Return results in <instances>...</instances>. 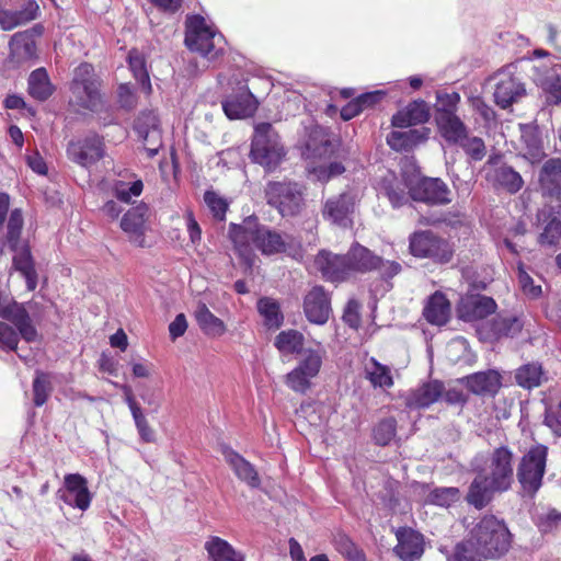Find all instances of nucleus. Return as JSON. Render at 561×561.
<instances>
[{"instance_id": "obj_9", "label": "nucleus", "mask_w": 561, "mask_h": 561, "mask_svg": "<svg viewBox=\"0 0 561 561\" xmlns=\"http://www.w3.org/2000/svg\"><path fill=\"white\" fill-rule=\"evenodd\" d=\"M490 474L495 488L508 490L514 480V454L507 446L495 448L489 457Z\"/></svg>"}, {"instance_id": "obj_26", "label": "nucleus", "mask_w": 561, "mask_h": 561, "mask_svg": "<svg viewBox=\"0 0 561 561\" xmlns=\"http://www.w3.org/2000/svg\"><path fill=\"white\" fill-rule=\"evenodd\" d=\"M430 119V108L426 102L419 100L411 102L404 110L397 112L391 124L398 128H405L424 124Z\"/></svg>"}, {"instance_id": "obj_36", "label": "nucleus", "mask_w": 561, "mask_h": 561, "mask_svg": "<svg viewBox=\"0 0 561 561\" xmlns=\"http://www.w3.org/2000/svg\"><path fill=\"white\" fill-rule=\"evenodd\" d=\"M561 211L557 214L552 213L551 209H541L538 214L539 220L547 221L543 232L539 236V242L542 245H554L561 239Z\"/></svg>"}, {"instance_id": "obj_21", "label": "nucleus", "mask_w": 561, "mask_h": 561, "mask_svg": "<svg viewBox=\"0 0 561 561\" xmlns=\"http://www.w3.org/2000/svg\"><path fill=\"white\" fill-rule=\"evenodd\" d=\"M398 543L394 547L396 554L402 561H415L424 552L423 536L411 528H399L396 533Z\"/></svg>"}, {"instance_id": "obj_47", "label": "nucleus", "mask_w": 561, "mask_h": 561, "mask_svg": "<svg viewBox=\"0 0 561 561\" xmlns=\"http://www.w3.org/2000/svg\"><path fill=\"white\" fill-rule=\"evenodd\" d=\"M306 148L313 158H327L333 153L334 144L322 130H314L307 141Z\"/></svg>"}, {"instance_id": "obj_8", "label": "nucleus", "mask_w": 561, "mask_h": 561, "mask_svg": "<svg viewBox=\"0 0 561 561\" xmlns=\"http://www.w3.org/2000/svg\"><path fill=\"white\" fill-rule=\"evenodd\" d=\"M4 4L18 5V8H4L0 2V26L3 31H11L30 23L39 14V5L36 0H5Z\"/></svg>"}, {"instance_id": "obj_11", "label": "nucleus", "mask_w": 561, "mask_h": 561, "mask_svg": "<svg viewBox=\"0 0 561 561\" xmlns=\"http://www.w3.org/2000/svg\"><path fill=\"white\" fill-rule=\"evenodd\" d=\"M512 66H507L494 76L496 80L493 93L494 101L502 108H507L513 103L518 102L526 92L520 80L512 73Z\"/></svg>"}, {"instance_id": "obj_42", "label": "nucleus", "mask_w": 561, "mask_h": 561, "mask_svg": "<svg viewBox=\"0 0 561 561\" xmlns=\"http://www.w3.org/2000/svg\"><path fill=\"white\" fill-rule=\"evenodd\" d=\"M53 85L44 68L31 72L28 77V93L38 101H45L53 94Z\"/></svg>"}, {"instance_id": "obj_50", "label": "nucleus", "mask_w": 561, "mask_h": 561, "mask_svg": "<svg viewBox=\"0 0 561 561\" xmlns=\"http://www.w3.org/2000/svg\"><path fill=\"white\" fill-rule=\"evenodd\" d=\"M472 161H481L486 154L485 144L482 138L469 136L468 133L457 142Z\"/></svg>"}, {"instance_id": "obj_30", "label": "nucleus", "mask_w": 561, "mask_h": 561, "mask_svg": "<svg viewBox=\"0 0 561 561\" xmlns=\"http://www.w3.org/2000/svg\"><path fill=\"white\" fill-rule=\"evenodd\" d=\"M346 260L351 272H370L380 263V256L371 253L367 248L356 243L347 252Z\"/></svg>"}, {"instance_id": "obj_54", "label": "nucleus", "mask_w": 561, "mask_h": 561, "mask_svg": "<svg viewBox=\"0 0 561 561\" xmlns=\"http://www.w3.org/2000/svg\"><path fill=\"white\" fill-rule=\"evenodd\" d=\"M23 228V216L22 211L18 208L13 209L9 216L8 225H7V240L10 248L16 251L21 231Z\"/></svg>"}, {"instance_id": "obj_34", "label": "nucleus", "mask_w": 561, "mask_h": 561, "mask_svg": "<svg viewBox=\"0 0 561 561\" xmlns=\"http://www.w3.org/2000/svg\"><path fill=\"white\" fill-rule=\"evenodd\" d=\"M10 56L18 62H23L35 57L36 44L28 32L15 33L9 43Z\"/></svg>"}, {"instance_id": "obj_41", "label": "nucleus", "mask_w": 561, "mask_h": 561, "mask_svg": "<svg viewBox=\"0 0 561 561\" xmlns=\"http://www.w3.org/2000/svg\"><path fill=\"white\" fill-rule=\"evenodd\" d=\"M195 318L201 329L211 336H220L225 333V323L217 318L205 304H199L195 311Z\"/></svg>"}, {"instance_id": "obj_28", "label": "nucleus", "mask_w": 561, "mask_h": 561, "mask_svg": "<svg viewBox=\"0 0 561 561\" xmlns=\"http://www.w3.org/2000/svg\"><path fill=\"white\" fill-rule=\"evenodd\" d=\"M70 90L81 107L92 112H96L102 107V98L98 81L71 83Z\"/></svg>"}, {"instance_id": "obj_7", "label": "nucleus", "mask_w": 561, "mask_h": 561, "mask_svg": "<svg viewBox=\"0 0 561 561\" xmlns=\"http://www.w3.org/2000/svg\"><path fill=\"white\" fill-rule=\"evenodd\" d=\"M410 251L416 257L442 264L448 263L454 253L449 242L431 230L414 232L410 237Z\"/></svg>"}, {"instance_id": "obj_19", "label": "nucleus", "mask_w": 561, "mask_h": 561, "mask_svg": "<svg viewBox=\"0 0 561 561\" xmlns=\"http://www.w3.org/2000/svg\"><path fill=\"white\" fill-rule=\"evenodd\" d=\"M256 106V100L247 87H241L238 93L222 101V110L230 119L249 117L255 112Z\"/></svg>"}, {"instance_id": "obj_63", "label": "nucleus", "mask_w": 561, "mask_h": 561, "mask_svg": "<svg viewBox=\"0 0 561 561\" xmlns=\"http://www.w3.org/2000/svg\"><path fill=\"white\" fill-rule=\"evenodd\" d=\"M431 500L439 506H448L459 499V490L457 488H438L431 492Z\"/></svg>"}, {"instance_id": "obj_17", "label": "nucleus", "mask_w": 561, "mask_h": 561, "mask_svg": "<svg viewBox=\"0 0 561 561\" xmlns=\"http://www.w3.org/2000/svg\"><path fill=\"white\" fill-rule=\"evenodd\" d=\"M314 265L322 277L329 282L344 280L350 274L346 255L333 254L325 250L317 254Z\"/></svg>"}, {"instance_id": "obj_52", "label": "nucleus", "mask_w": 561, "mask_h": 561, "mask_svg": "<svg viewBox=\"0 0 561 561\" xmlns=\"http://www.w3.org/2000/svg\"><path fill=\"white\" fill-rule=\"evenodd\" d=\"M334 546L350 561H366L365 553L344 534L335 536Z\"/></svg>"}, {"instance_id": "obj_58", "label": "nucleus", "mask_w": 561, "mask_h": 561, "mask_svg": "<svg viewBox=\"0 0 561 561\" xmlns=\"http://www.w3.org/2000/svg\"><path fill=\"white\" fill-rule=\"evenodd\" d=\"M51 391L50 381L46 374L37 371L33 381L34 404L42 407Z\"/></svg>"}, {"instance_id": "obj_60", "label": "nucleus", "mask_w": 561, "mask_h": 561, "mask_svg": "<svg viewBox=\"0 0 561 561\" xmlns=\"http://www.w3.org/2000/svg\"><path fill=\"white\" fill-rule=\"evenodd\" d=\"M19 331L4 321H0V350L15 351L20 341Z\"/></svg>"}, {"instance_id": "obj_64", "label": "nucleus", "mask_w": 561, "mask_h": 561, "mask_svg": "<svg viewBox=\"0 0 561 561\" xmlns=\"http://www.w3.org/2000/svg\"><path fill=\"white\" fill-rule=\"evenodd\" d=\"M136 428L144 443H153L156 439L154 431L149 425L144 412H138L133 415Z\"/></svg>"}, {"instance_id": "obj_38", "label": "nucleus", "mask_w": 561, "mask_h": 561, "mask_svg": "<svg viewBox=\"0 0 561 561\" xmlns=\"http://www.w3.org/2000/svg\"><path fill=\"white\" fill-rule=\"evenodd\" d=\"M440 135L446 141L457 144L467 134V127L457 114L435 118Z\"/></svg>"}, {"instance_id": "obj_61", "label": "nucleus", "mask_w": 561, "mask_h": 561, "mask_svg": "<svg viewBox=\"0 0 561 561\" xmlns=\"http://www.w3.org/2000/svg\"><path fill=\"white\" fill-rule=\"evenodd\" d=\"M142 190L144 183L141 180H136L130 185H127L124 182H118L114 187L116 198L123 203H129L131 197L139 196Z\"/></svg>"}, {"instance_id": "obj_18", "label": "nucleus", "mask_w": 561, "mask_h": 561, "mask_svg": "<svg viewBox=\"0 0 561 561\" xmlns=\"http://www.w3.org/2000/svg\"><path fill=\"white\" fill-rule=\"evenodd\" d=\"M523 329V321L513 314H497L481 327V332L489 340L514 337Z\"/></svg>"}, {"instance_id": "obj_2", "label": "nucleus", "mask_w": 561, "mask_h": 561, "mask_svg": "<svg viewBox=\"0 0 561 561\" xmlns=\"http://www.w3.org/2000/svg\"><path fill=\"white\" fill-rule=\"evenodd\" d=\"M469 540L484 560L497 559L508 551L511 533L503 520L490 515L473 527Z\"/></svg>"}, {"instance_id": "obj_6", "label": "nucleus", "mask_w": 561, "mask_h": 561, "mask_svg": "<svg viewBox=\"0 0 561 561\" xmlns=\"http://www.w3.org/2000/svg\"><path fill=\"white\" fill-rule=\"evenodd\" d=\"M251 158L267 170H274L285 156L278 134L270 123H261L255 127L251 144Z\"/></svg>"}, {"instance_id": "obj_32", "label": "nucleus", "mask_w": 561, "mask_h": 561, "mask_svg": "<svg viewBox=\"0 0 561 561\" xmlns=\"http://www.w3.org/2000/svg\"><path fill=\"white\" fill-rule=\"evenodd\" d=\"M423 314L430 323L443 325L449 319L450 304L444 294L436 291L428 298Z\"/></svg>"}, {"instance_id": "obj_39", "label": "nucleus", "mask_w": 561, "mask_h": 561, "mask_svg": "<svg viewBox=\"0 0 561 561\" xmlns=\"http://www.w3.org/2000/svg\"><path fill=\"white\" fill-rule=\"evenodd\" d=\"M545 373L539 363H528L516 369L515 381L524 389H534L542 383Z\"/></svg>"}, {"instance_id": "obj_5", "label": "nucleus", "mask_w": 561, "mask_h": 561, "mask_svg": "<svg viewBox=\"0 0 561 561\" xmlns=\"http://www.w3.org/2000/svg\"><path fill=\"white\" fill-rule=\"evenodd\" d=\"M266 203L282 217H295L305 206L302 185L291 181H271L264 188Z\"/></svg>"}, {"instance_id": "obj_62", "label": "nucleus", "mask_w": 561, "mask_h": 561, "mask_svg": "<svg viewBox=\"0 0 561 561\" xmlns=\"http://www.w3.org/2000/svg\"><path fill=\"white\" fill-rule=\"evenodd\" d=\"M138 138L144 142V148L148 158H153L158 154L162 147V131L161 129H152L147 136L138 135Z\"/></svg>"}, {"instance_id": "obj_15", "label": "nucleus", "mask_w": 561, "mask_h": 561, "mask_svg": "<svg viewBox=\"0 0 561 561\" xmlns=\"http://www.w3.org/2000/svg\"><path fill=\"white\" fill-rule=\"evenodd\" d=\"M70 160L90 167L104 156V144L100 136L91 135L82 140L70 141L67 148Z\"/></svg>"}, {"instance_id": "obj_49", "label": "nucleus", "mask_w": 561, "mask_h": 561, "mask_svg": "<svg viewBox=\"0 0 561 561\" xmlns=\"http://www.w3.org/2000/svg\"><path fill=\"white\" fill-rule=\"evenodd\" d=\"M435 105V118L456 114L460 95L457 92H438Z\"/></svg>"}, {"instance_id": "obj_53", "label": "nucleus", "mask_w": 561, "mask_h": 561, "mask_svg": "<svg viewBox=\"0 0 561 561\" xmlns=\"http://www.w3.org/2000/svg\"><path fill=\"white\" fill-rule=\"evenodd\" d=\"M397 421L393 417L381 420L374 428V439L379 446H387L394 438Z\"/></svg>"}, {"instance_id": "obj_27", "label": "nucleus", "mask_w": 561, "mask_h": 561, "mask_svg": "<svg viewBox=\"0 0 561 561\" xmlns=\"http://www.w3.org/2000/svg\"><path fill=\"white\" fill-rule=\"evenodd\" d=\"M520 153L531 163L539 162L543 157L539 130L534 125H519Z\"/></svg>"}, {"instance_id": "obj_20", "label": "nucleus", "mask_w": 561, "mask_h": 561, "mask_svg": "<svg viewBox=\"0 0 561 561\" xmlns=\"http://www.w3.org/2000/svg\"><path fill=\"white\" fill-rule=\"evenodd\" d=\"M66 491L61 495V500L81 511L89 508L91 503V494L89 492L87 480L78 473H69L65 477Z\"/></svg>"}, {"instance_id": "obj_56", "label": "nucleus", "mask_w": 561, "mask_h": 561, "mask_svg": "<svg viewBox=\"0 0 561 561\" xmlns=\"http://www.w3.org/2000/svg\"><path fill=\"white\" fill-rule=\"evenodd\" d=\"M312 379L308 374L295 367L286 375L285 383L297 393H306L311 387Z\"/></svg>"}, {"instance_id": "obj_22", "label": "nucleus", "mask_w": 561, "mask_h": 561, "mask_svg": "<svg viewBox=\"0 0 561 561\" xmlns=\"http://www.w3.org/2000/svg\"><path fill=\"white\" fill-rule=\"evenodd\" d=\"M444 390V383L439 380L424 382L407 394L405 404L410 409L428 408L443 397Z\"/></svg>"}, {"instance_id": "obj_10", "label": "nucleus", "mask_w": 561, "mask_h": 561, "mask_svg": "<svg viewBox=\"0 0 561 561\" xmlns=\"http://www.w3.org/2000/svg\"><path fill=\"white\" fill-rule=\"evenodd\" d=\"M499 160L500 156H491L488 159L486 181L496 190H502L510 194L517 193L524 185L522 175L511 165L505 163L497 164Z\"/></svg>"}, {"instance_id": "obj_24", "label": "nucleus", "mask_w": 561, "mask_h": 561, "mask_svg": "<svg viewBox=\"0 0 561 561\" xmlns=\"http://www.w3.org/2000/svg\"><path fill=\"white\" fill-rule=\"evenodd\" d=\"M539 182L543 195L559 201L561 194V159L552 158L543 163Z\"/></svg>"}, {"instance_id": "obj_33", "label": "nucleus", "mask_w": 561, "mask_h": 561, "mask_svg": "<svg viewBox=\"0 0 561 561\" xmlns=\"http://www.w3.org/2000/svg\"><path fill=\"white\" fill-rule=\"evenodd\" d=\"M225 458L240 480L244 481L252 488H257L260 485L261 481L255 468L242 456L231 449H228L225 451Z\"/></svg>"}, {"instance_id": "obj_59", "label": "nucleus", "mask_w": 561, "mask_h": 561, "mask_svg": "<svg viewBox=\"0 0 561 561\" xmlns=\"http://www.w3.org/2000/svg\"><path fill=\"white\" fill-rule=\"evenodd\" d=\"M448 561H485L479 556L474 546L470 545L469 538L457 543Z\"/></svg>"}, {"instance_id": "obj_12", "label": "nucleus", "mask_w": 561, "mask_h": 561, "mask_svg": "<svg viewBox=\"0 0 561 561\" xmlns=\"http://www.w3.org/2000/svg\"><path fill=\"white\" fill-rule=\"evenodd\" d=\"M302 307L309 322L323 325L332 313L331 296L322 286H313L306 294Z\"/></svg>"}, {"instance_id": "obj_55", "label": "nucleus", "mask_w": 561, "mask_h": 561, "mask_svg": "<svg viewBox=\"0 0 561 561\" xmlns=\"http://www.w3.org/2000/svg\"><path fill=\"white\" fill-rule=\"evenodd\" d=\"M204 202L209 208L211 215L217 220H225L228 210V202L214 191H206Z\"/></svg>"}, {"instance_id": "obj_40", "label": "nucleus", "mask_w": 561, "mask_h": 561, "mask_svg": "<svg viewBox=\"0 0 561 561\" xmlns=\"http://www.w3.org/2000/svg\"><path fill=\"white\" fill-rule=\"evenodd\" d=\"M213 561H244L243 556L237 552L230 543L219 537H213L205 543Z\"/></svg>"}, {"instance_id": "obj_46", "label": "nucleus", "mask_w": 561, "mask_h": 561, "mask_svg": "<svg viewBox=\"0 0 561 561\" xmlns=\"http://www.w3.org/2000/svg\"><path fill=\"white\" fill-rule=\"evenodd\" d=\"M382 190L393 207H400L408 202L407 184L393 174L383 179Z\"/></svg>"}, {"instance_id": "obj_57", "label": "nucleus", "mask_w": 561, "mask_h": 561, "mask_svg": "<svg viewBox=\"0 0 561 561\" xmlns=\"http://www.w3.org/2000/svg\"><path fill=\"white\" fill-rule=\"evenodd\" d=\"M134 129L137 135L147 136L152 129H161L160 119L156 112L144 111L136 118Z\"/></svg>"}, {"instance_id": "obj_3", "label": "nucleus", "mask_w": 561, "mask_h": 561, "mask_svg": "<svg viewBox=\"0 0 561 561\" xmlns=\"http://www.w3.org/2000/svg\"><path fill=\"white\" fill-rule=\"evenodd\" d=\"M185 44L190 50L214 61L224 54L226 41L220 33L206 25L203 16L194 15L186 23Z\"/></svg>"}, {"instance_id": "obj_44", "label": "nucleus", "mask_w": 561, "mask_h": 561, "mask_svg": "<svg viewBox=\"0 0 561 561\" xmlns=\"http://www.w3.org/2000/svg\"><path fill=\"white\" fill-rule=\"evenodd\" d=\"M304 335L297 330L282 331L275 337L276 348L284 354L300 353L304 346Z\"/></svg>"}, {"instance_id": "obj_14", "label": "nucleus", "mask_w": 561, "mask_h": 561, "mask_svg": "<svg viewBox=\"0 0 561 561\" xmlns=\"http://www.w3.org/2000/svg\"><path fill=\"white\" fill-rule=\"evenodd\" d=\"M412 199L432 205H446L451 202L450 190L440 179L425 178L410 187Z\"/></svg>"}, {"instance_id": "obj_45", "label": "nucleus", "mask_w": 561, "mask_h": 561, "mask_svg": "<svg viewBox=\"0 0 561 561\" xmlns=\"http://www.w3.org/2000/svg\"><path fill=\"white\" fill-rule=\"evenodd\" d=\"M257 311L264 318V323L268 328L277 329L282 325L284 317L279 305L272 298L263 297L257 301Z\"/></svg>"}, {"instance_id": "obj_48", "label": "nucleus", "mask_w": 561, "mask_h": 561, "mask_svg": "<svg viewBox=\"0 0 561 561\" xmlns=\"http://www.w3.org/2000/svg\"><path fill=\"white\" fill-rule=\"evenodd\" d=\"M128 64L144 92L149 94L151 92V83L144 57L136 50L130 51L128 55Z\"/></svg>"}, {"instance_id": "obj_1", "label": "nucleus", "mask_w": 561, "mask_h": 561, "mask_svg": "<svg viewBox=\"0 0 561 561\" xmlns=\"http://www.w3.org/2000/svg\"><path fill=\"white\" fill-rule=\"evenodd\" d=\"M228 234L234 249L249 266H252L253 263L251 244L263 255L283 253L296 261L304 256L302 244L297 238L282 234L260 224L255 216L247 217L240 225L230 224Z\"/></svg>"}, {"instance_id": "obj_23", "label": "nucleus", "mask_w": 561, "mask_h": 561, "mask_svg": "<svg viewBox=\"0 0 561 561\" xmlns=\"http://www.w3.org/2000/svg\"><path fill=\"white\" fill-rule=\"evenodd\" d=\"M462 382L477 396H494L501 387V376L495 370L479 371L466 376Z\"/></svg>"}, {"instance_id": "obj_4", "label": "nucleus", "mask_w": 561, "mask_h": 561, "mask_svg": "<svg viewBox=\"0 0 561 561\" xmlns=\"http://www.w3.org/2000/svg\"><path fill=\"white\" fill-rule=\"evenodd\" d=\"M548 448L537 444L533 446L519 460L516 470L517 481L523 497L533 499L542 485L546 472Z\"/></svg>"}, {"instance_id": "obj_43", "label": "nucleus", "mask_w": 561, "mask_h": 561, "mask_svg": "<svg viewBox=\"0 0 561 561\" xmlns=\"http://www.w3.org/2000/svg\"><path fill=\"white\" fill-rule=\"evenodd\" d=\"M540 87L547 94V101L561 104V65H554L541 79Z\"/></svg>"}, {"instance_id": "obj_37", "label": "nucleus", "mask_w": 561, "mask_h": 561, "mask_svg": "<svg viewBox=\"0 0 561 561\" xmlns=\"http://www.w3.org/2000/svg\"><path fill=\"white\" fill-rule=\"evenodd\" d=\"M13 265L25 278L27 290H35L37 286V273L28 248H22L15 253L13 256Z\"/></svg>"}, {"instance_id": "obj_31", "label": "nucleus", "mask_w": 561, "mask_h": 561, "mask_svg": "<svg viewBox=\"0 0 561 561\" xmlns=\"http://www.w3.org/2000/svg\"><path fill=\"white\" fill-rule=\"evenodd\" d=\"M428 129L393 130L387 135V144L396 151H409L427 138Z\"/></svg>"}, {"instance_id": "obj_13", "label": "nucleus", "mask_w": 561, "mask_h": 561, "mask_svg": "<svg viewBox=\"0 0 561 561\" xmlns=\"http://www.w3.org/2000/svg\"><path fill=\"white\" fill-rule=\"evenodd\" d=\"M354 210V194L344 192L325 201L322 207V216L331 224L346 228L352 225Z\"/></svg>"}, {"instance_id": "obj_25", "label": "nucleus", "mask_w": 561, "mask_h": 561, "mask_svg": "<svg viewBox=\"0 0 561 561\" xmlns=\"http://www.w3.org/2000/svg\"><path fill=\"white\" fill-rule=\"evenodd\" d=\"M504 491L495 488L489 477L479 473L471 482L466 499L469 504L481 510L491 502L495 492Z\"/></svg>"}, {"instance_id": "obj_29", "label": "nucleus", "mask_w": 561, "mask_h": 561, "mask_svg": "<svg viewBox=\"0 0 561 561\" xmlns=\"http://www.w3.org/2000/svg\"><path fill=\"white\" fill-rule=\"evenodd\" d=\"M496 309V302L491 297L476 296L470 297L462 302L460 313L467 321L481 320L493 313Z\"/></svg>"}, {"instance_id": "obj_16", "label": "nucleus", "mask_w": 561, "mask_h": 561, "mask_svg": "<svg viewBox=\"0 0 561 561\" xmlns=\"http://www.w3.org/2000/svg\"><path fill=\"white\" fill-rule=\"evenodd\" d=\"M149 208L145 203L131 207L121 220L122 230L128 236L131 243L139 248L146 245L145 231Z\"/></svg>"}, {"instance_id": "obj_35", "label": "nucleus", "mask_w": 561, "mask_h": 561, "mask_svg": "<svg viewBox=\"0 0 561 561\" xmlns=\"http://www.w3.org/2000/svg\"><path fill=\"white\" fill-rule=\"evenodd\" d=\"M365 378L374 388L389 389L393 386L390 367L370 357L364 365Z\"/></svg>"}, {"instance_id": "obj_51", "label": "nucleus", "mask_w": 561, "mask_h": 561, "mask_svg": "<svg viewBox=\"0 0 561 561\" xmlns=\"http://www.w3.org/2000/svg\"><path fill=\"white\" fill-rule=\"evenodd\" d=\"M324 352L307 350L296 368L316 378L321 369Z\"/></svg>"}]
</instances>
